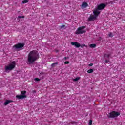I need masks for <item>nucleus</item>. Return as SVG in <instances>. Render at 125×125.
<instances>
[{
    "instance_id": "1",
    "label": "nucleus",
    "mask_w": 125,
    "mask_h": 125,
    "mask_svg": "<svg viewBox=\"0 0 125 125\" xmlns=\"http://www.w3.org/2000/svg\"><path fill=\"white\" fill-rule=\"evenodd\" d=\"M106 7V4L101 3L98 5L97 7L95 8L93 11L94 15H91L89 18V21H92L96 19L97 16L100 14V11L104 9Z\"/></svg>"
},
{
    "instance_id": "2",
    "label": "nucleus",
    "mask_w": 125,
    "mask_h": 125,
    "mask_svg": "<svg viewBox=\"0 0 125 125\" xmlns=\"http://www.w3.org/2000/svg\"><path fill=\"white\" fill-rule=\"evenodd\" d=\"M39 59V53L36 50H33L29 52L27 61L29 64H33L37 60Z\"/></svg>"
},
{
    "instance_id": "3",
    "label": "nucleus",
    "mask_w": 125,
    "mask_h": 125,
    "mask_svg": "<svg viewBox=\"0 0 125 125\" xmlns=\"http://www.w3.org/2000/svg\"><path fill=\"white\" fill-rule=\"evenodd\" d=\"M14 68H15V62H13L11 63L6 66L5 71L6 72H8V71H11V70H13Z\"/></svg>"
},
{
    "instance_id": "4",
    "label": "nucleus",
    "mask_w": 125,
    "mask_h": 125,
    "mask_svg": "<svg viewBox=\"0 0 125 125\" xmlns=\"http://www.w3.org/2000/svg\"><path fill=\"white\" fill-rule=\"evenodd\" d=\"M84 29H85V26H81L79 27L76 30L75 34L77 35H79L80 34H84V33L86 32Z\"/></svg>"
},
{
    "instance_id": "5",
    "label": "nucleus",
    "mask_w": 125,
    "mask_h": 125,
    "mask_svg": "<svg viewBox=\"0 0 125 125\" xmlns=\"http://www.w3.org/2000/svg\"><path fill=\"white\" fill-rule=\"evenodd\" d=\"M24 45L23 43H19L14 46L13 48L16 50H21Z\"/></svg>"
},
{
    "instance_id": "6",
    "label": "nucleus",
    "mask_w": 125,
    "mask_h": 125,
    "mask_svg": "<svg viewBox=\"0 0 125 125\" xmlns=\"http://www.w3.org/2000/svg\"><path fill=\"white\" fill-rule=\"evenodd\" d=\"M120 113L119 112L112 111L108 115V118H117L120 116Z\"/></svg>"
},
{
    "instance_id": "7",
    "label": "nucleus",
    "mask_w": 125,
    "mask_h": 125,
    "mask_svg": "<svg viewBox=\"0 0 125 125\" xmlns=\"http://www.w3.org/2000/svg\"><path fill=\"white\" fill-rule=\"evenodd\" d=\"M21 95H16V97L18 99H23V98H26V96L25 95L26 94V91H23L21 92Z\"/></svg>"
},
{
    "instance_id": "8",
    "label": "nucleus",
    "mask_w": 125,
    "mask_h": 125,
    "mask_svg": "<svg viewBox=\"0 0 125 125\" xmlns=\"http://www.w3.org/2000/svg\"><path fill=\"white\" fill-rule=\"evenodd\" d=\"M71 44L75 46L77 48H79V47H81V44L80 43H78L77 42H71Z\"/></svg>"
},
{
    "instance_id": "9",
    "label": "nucleus",
    "mask_w": 125,
    "mask_h": 125,
    "mask_svg": "<svg viewBox=\"0 0 125 125\" xmlns=\"http://www.w3.org/2000/svg\"><path fill=\"white\" fill-rule=\"evenodd\" d=\"M82 8H85L86 7H87L88 6V4H87V2H83L82 4Z\"/></svg>"
},
{
    "instance_id": "10",
    "label": "nucleus",
    "mask_w": 125,
    "mask_h": 125,
    "mask_svg": "<svg viewBox=\"0 0 125 125\" xmlns=\"http://www.w3.org/2000/svg\"><path fill=\"white\" fill-rule=\"evenodd\" d=\"M11 102H12V101L7 100L5 102L4 105H5V106H6V105H8V104H9V103H11Z\"/></svg>"
},
{
    "instance_id": "11",
    "label": "nucleus",
    "mask_w": 125,
    "mask_h": 125,
    "mask_svg": "<svg viewBox=\"0 0 125 125\" xmlns=\"http://www.w3.org/2000/svg\"><path fill=\"white\" fill-rule=\"evenodd\" d=\"M89 47L90 48H95V47H96V44H91L89 45Z\"/></svg>"
},
{
    "instance_id": "12",
    "label": "nucleus",
    "mask_w": 125,
    "mask_h": 125,
    "mask_svg": "<svg viewBox=\"0 0 125 125\" xmlns=\"http://www.w3.org/2000/svg\"><path fill=\"white\" fill-rule=\"evenodd\" d=\"M87 73H88L89 74H91L92 73H93V69H89L87 71Z\"/></svg>"
},
{
    "instance_id": "13",
    "label": "nucleus",
    "mask_w": 125,
    "mask_h": 125,
    "mask_svg": "<svg viewBox=\"0 0 125 125\" xmlns=\"http://www.w3.org/2000/svg\"><path fill=\"white\" fill-rule=\"evenodd\" d=\"M81 79V78L80 77H78L75 79H73L74 82H77V81H79V80H80Z\"/></svg>"
},
{
    "instance_id": "14",
    "label": "nucleus",
    "mask_w": 125,
    "mask_h": 125,
    "mask_svg": "<svg viewBox=\"0 0 125 125\" xmlns=\"http://www.w3.org/2000/svg\"><path fill=\"white\" fill-rule=\"evenodd\" d=\"M110 54H104V57H106L107 58H109L110 57Z\"/></svg>"
},
{
    "instance_id": "15",
    "label": "nucleus",
    "mask_w": 125,
    "mask_h": 125,
    "mask_svg": "<svg viewBox=\"0 0 125 125\" xmlns=\"http://www.w3.org/2000/svg\"><path fill=\"white\" fill-rule=\"evenodd\" d=\"M84 46H85V47H87V46L85 45V44L80 45V47H81V48H83Z\"/></svg>"
},
{
    "instance_id": "16",
    "label": "nucleus",
    "mask_w": 125,
    "mask_h": 125,
    "mask_svg": "<svg viewBox=\"0 0 125 125\" xmlns=\"http://www.w3.org/2000/svg\"><path fill=\"white\" fill-rule=\"evenodd\" d=\"M29 1L28 0H24L22 1V3L24 4V3H27V2H28Z\"/></svg>"
},
{
    "instance_id": "17",
    "label": "nucleus",
    "mask_w": 125,
    "mask_h": 125,
    "mask_svg": "<svg viewBox=\"0 0 125 125\" xmlns=\"http://www.w3.org/2000/svg\"><path fill=\"white\" fill-rule=\"evenodd\" d=\"M88 125H92V120H89V121Z\"/></svg>"
},
{
    "instance_id": "18",
    "label": "nucleus",
    "mask_w": 125,
    "mask_h": 125,
    "mask_svg": "<svg viewBox=\"0 0 125 125\" xmlns=\"http://www.w3.org/2000/svg\"><path fill=\"white\" fill-rule=\"evenodd\" d=\"M35 81H36V82H40V81H41V79L39 78H35Z\"/></svg>"
},
{
    "instance_id": "19",
    "label": "nucleus",
    "mask_w": 125,
    "mask_h": 125,
    "mask_svg": "<svg viewBox=\"0 0 125 125\" xmlns=\"http://www.w3.org/2000/svg\"><path fill=\"white\" fill-rule=\"evenodd\" d=\"M60 29H63V28H65V25H62L61 26H60Z\"/></svg>"
},
{
    "instance_id": "20",
    "label": "nucleus",
    "mask_w": 125,
    "mask_h": 125,
    "mask_svg": "<svg viewBox=\"0 0 125 125\" xmlns=\"http://www.w3.org/2000/svg\"><path fill=\"white\" fill-rule=\"evenodd\" d=\"M58 63H54L51 64L52 67H54L55 65H57Z\"/></svg>"
},
{
    "instance_id": "21",
    "label": "nucleus",
    "mask_w": 125,
    "mask_h": 125,
    "mask_svg": "<svg viewBox=\"0 0 125 125\" xmlns=\"http://www.w3.org/2000/svg\"><path fill=\"white\" fill-rule=\"evenodd\" d=\"M24 16H18V18H24Z\"/></svg>"
},
{
    "instance_id": "22",
    "label": "nucleus",
    "mask_w": 125,
    "mask_h": 125,
    "mask_svg": "<svg viewBox=\"0 0 125 125\" xmlns=\"http://www.w3.org/2000/svg\"><path fill=\"white\" fill-rule=\"evenodd\" d=\"M64 64H69V61H66L64 62Z\"/></svg>"
},
{
    "instance_id": "23",
    "label": "nucleus",
    "mask_w": 125,
    "mask_h": 125,
    "mask_svg": "<svg viewBox=\"0 0 125 125\" xmlns=\"http://www.w3.org/2000/svg\"><path fill=\"white\" fill-rule=\"evenodd\" d=\"M89 66H90V67H92V66H93V63H90L89 64Z\"/></svg>"
},
{
    "instance_id": "24",
    "label": "nucleus",
    "mask_w": 125,
    "mask_h": 125,
    "mask_svg": "<svg viewBox=\"0 0 125 125\" xmlns=\"http://www.w3.org/2000/svg\"><path fill=\"white\" fill-rule=\"evenodd\" d=\"M109 37H113V34L112 33H110L109 34Z\"/></svg>"
},
{
    "instance_id": "25",
    "label": "nucleus",
    "mask_w": 125,
    "mask_h": 125,
    "mask_svg": "<svg viewBox=\"0 0 125 125\" xmlns=\"http://www.w3.org/2000/svg\"><path fill=\"white\" fill-rule=\"evenodd\" d=\"M64 60H66L67 59H68V58H67V57H64Z\"/></svg>"
},
{
    "instance_id": "26",
    "label": "nucleus",
    "mask_w": 125,
    "mask_h": 125,
    "mask_svg": "<svg viewBox=\"0 0 125 125\" xmlns=\"http://www.w3.org/2000/svg\"><path fill=\"white\" fill-rule=\"evenodd\" d=\"M101 38H100V39L98 40V41H101Z\"/></svg>"
},
{
    "instance_id": "27",
    "label": "nucleus",
    "mask_w": 125,
    "mask_h": 125,
    "mask_svg": "<svg viewBox=\"0 0 125 125\" xmlns=\"http://www.w3.org/2000/svg\"><path fill=\"white\" fill-rule=\"evenodd\" d=\"M106 63H108V61H106Z\"/></svg>"
}]
</instances>
